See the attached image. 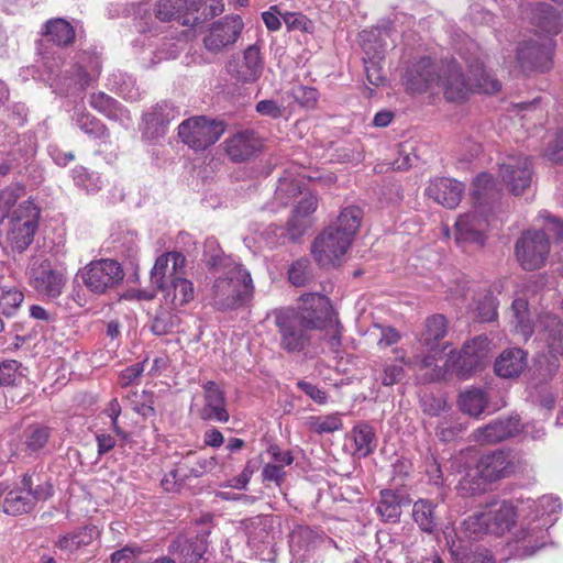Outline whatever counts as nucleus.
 <instances>
[{"label":"nucleus","mask_w":563,"mask_h":563,"mask_svg":"<svg viewBox=\"0 0 563 563\" xmlns=\"http://www.w3.org/2000/svg\"><path fill=\"white\" fill-rule=\"evenodd\" d=\"M275 324L280 336V347L288 353H307L313 343L312 331L324 332V340L332 352L341 346V325L330 300L320 294H305L297 309L274 311Z\"/></svg>","instance_id":"f257e3e1"},{"label":"nucleus","mask_w":563,"mask_h":563,"mask_svg":"<svg viewBox=\"0 0 563 563\" xmlns=\"http://www.w3.org/2000/svg\"><path fill=\"white\" fill-rule=\"evenodd\" d=\"M297 196H300V200L294 209L286 231L277 225H271L267 229L266 234L271 244L284 243L287 235L290 240L297 241L310 228L311 216L317 210L318 200L309 190H303L300 179L292 177L280 178L274 195V203L286 206Z\"/></svg>","instance_id":"f03ea898"},{"label":"nucleus","mask_w":563,"mask_h":563,"mask_svg":"<svg viewBox=\"0 0 563 563\" xmlns=\"http://www.w3.org/2000/svg\"><path fill=\"white\" fill-rule=\"evenodd\" d=\"M209 264L216 276L209 292L214 307L221 310L234 309L252 297L254 285L251 274L240 263L216 255Z\"/></svg>","instance_id":"7ed1b4c3"},{"label":"nucleus","mask_w":563,"mask_h":563,"mask_svg":"<svg viewBox=\"0 0 563 563\" xmlns=\"http://www.w3.org/2000/svg\"><path fill=\"white\" fill-rule=\"evenodd\" d=\"M518 519L511 501L493 500L475 511L462 522V531L471 540H482L486 536L504 537L510 532Z\"/></svg>","instance_id":"20e7f679"},{"label":"nucleus","mask_w":563,"mask_h":563,"mask_svg":"<svg viewBox=\"0 0 563 563\" xmlns=\"http://www.w3.org/2000/svg\"><path fill=\"white\" fill-rule=\"evenodd\" d=\"M468 67L473 79H465L455 60L441 67L439 88L443 89L444 97L449 101H462L474 91L494 93L500 89V82L484 69L482 63L476 62Z\"/></svg>","instance_id":"39448f33"},{"label":"nucleus","mask_w":563,"mask_h":563,"mask_svg":"<svg viewBox=\"0 0 563 563\" xmlns=\"http://www.w3.org/2000/svg\"><path fill=\"white\" fill-rule=\"evenodd\" d=\"M560 506L559 499L552 496H543L527 503L530 514L521 520L519 528L514 532V539L522 544L526 554L532 555L544 547L548 528L554 522L552 515Z\"/></svg>","instance_id":"423d86ee"},{"label":"nucleus","mask_w":563,"mask_h":563,"mask_svg":"<svg viewBox=\"0 0 563 563\" xmlns=\"http://www.w3.org/2000/svg\"><path fill=\"white\" fill-rule=\"evenodd\" d=\"M519 466V459L510 451L496 450L484 454L477 461L474 475L467 473L459 483L462 495H476L486 489V484L514 474Z\"/></svg>","instance_id":"0eeeda50"},{"label":"nucleus","mask_w":563,"mask_h":563,"mask_svg":"<svg viewBox=\"0 0 563 563\" xmlns=\"http://www.w3.org/2000/svg\"><path fill=\"white\" fill-rule=\"evenodd\" d=\"M512 321L516 332L527 340L538 330L541 340L548 344L549 352L556 357L563 355V323L554 314L543 313L539 317L537 324H532L528 302L523 298H516L511 305Z\"/></svg>","instance_id":"6e6552de"},{"label":"nucleus","mask_w":563,"mask_h":563,"mask_svg":"<svg viewBox=\"0 0 563 563\" xmlns=\"http://www.w3.org/2000/svg\"><path fill=\"white\" fill-rule=\"evenodd\" d=\"M53 494L51 484H41L33 488L32 476L25 474L21 481L11 488L0 482V499L3 498L1 506L7 515L19 516L30 512L40 500H46Z\"/></svg>","instance_id":"1a4fd4ad"},{"label":"nucleus","mask_w":563,"mask_h":563,"mask_svg":"<svg viewBox=\"0 0 563 563\" xmlns=\"http://www.w3.org/2000/svg\"><path fill=\"white\" fill-rule=\"evenodd\" d=\"M40 208L32 201L21 202L8 220L5 241L13 252H24L33 242L38 228Z\"/></svg>","instance_id":"9d476101"},{"label":"nucleus","mask_w":563,"mask_h":563,"mask_svg":"<svg viewBox=\"0 0 563 563\" xmlns=\"http://www.w3.org/2000/svg\"><path fill=\"white\" fill-rule=\"evenodd\" d=\"M445 333L446 320L443 316L437 314L428 318L419 339L421 346L427 352L426 355H415L412 358H408L405 350L396 349L397 360L407 366L416 365L420 369L431 368L435 365L438 355L443 352L439 347V342L445 336Z\"/></svg>","instance_id":"9b49d317"},{"label":"nucleus","mask_w":563,"mask_h":563,"mask_svg":"<svg viewBox=\"0 0 563 563\" xmlns=\"http://www.w3.org/2000/svg\"><path fill=\"white\" fill-rule=\"evenodd\" d=\"M30 285L43 297L57 298L62 295L66 283V267H54L48 258L33 256L27 266Z\"/></svg>","instance_id":"f8f14e48"},{"label":"nucleus","mask_w":563,"mask_h":563,"mask_svg":"<svg viewBox=\"0 0 563 563\" xmlns=\"http://www.w3.org/2000/svg\"><path fill=\"white\" fill-rule=\"evenodd\" d=\"M78 276L90 292L104 295L123 280L124 271L117 261L101 258L84 266L78 272Z\"/></svg>","instance_id":"ddd939ff"},{"label":"nucleus","mask_w":563,"mask_h":563,"mask_svg":"<svg viewBox=\"0 0 563 563\" xmlns=\"http://www.w3.org/2000/svg\"><path fill=\"white\" fill-rule=\"evenodd\" d=\"M490 341L483 335L466 342L460 352H450L445 367L460 378H467L479 368L490 353Z\"/></svg>","instance_id":"4468645a"},{"label":"nucleus","mask_w":563,"mask_h":563,"mask_svg":"<svg viewBox=\"0 0 563 563\" xmlns=\"http://www.w3.org/2000/svg\"><path fill=\"white\" fill-rule=\"evenodd\" d=\"M225 131L223 121L192 117L178 126L180 140L189 147L201 151L214 144Z\"/></svg>","instance_id":"2eb2a0df"},{"label":"nucleus","mask_w":563,"mask_h":563,"mask_svg":"<svg viewBox=\"0 0 563 563\" xmlns=\"http://www.w3.org/2000/svg\"><path fill=\"white\" fill-rule=\"evenodd\" d=\"M550 242L543 231L528 230L522 233L515 245V255L525 271L541 268L549 256Z\"/></svg>","instance_id":"dca6fc26"},{"label":"nucleus","mask_w":563,"mask_h":563,"mask_svg":"<svg viewBox=\"0 0 563 563\" xmlns=\"http://www.w3.org/2000/svg\"><path fill=\"white\" fill-rule=\"evenodd\" d=\"M351 244L339 231L328 227L314 239L311 253L321 267H336L341 265Z\"/></svg>","instance_id":"f3484780"},{"label":"nucleus","mask_w":563,"mask_h":563,"mask_svg":"<svg viewBox=\"0 0 563 563\" xmlns=\"http://www.w3.org/2000/svg\"><path fill=\"white\" fill-rule=\"evenodd\" d=\"M243 27L244 23L240 15H227L212 23L203 37L206 49L211 53H219L234 44Z\"/></svg>","instance_id":"a211bd4d"},{"label":"nucleus","mask_w":563,"mask_h":563,"mask_svg":"<svg viewBox=\"0 0 563 563\" xmlns=\"http://www.w3.org/2000/svg\"><path fill=\"white\" fill-rule=\"evenodd\" d=\"M402 82L410 93L432 92L440 86V74L432 60L424 57L406 68Z\"/></svg>","instance_id":"6ab92c4d"},{"label":"nucleus","mask_w":563,"mask_h":563,"mask_svg":"<svg viewBox=\"0 0 563 563\" xmlns=\"http://www.w3.org/2000/svg\"><path fill=\"white\" fill-rule=\"evenodd\" d=\"M499 176L510 192L520 195L531 185V162L523 155H509L499 166Z\"/></svg>","instance_id":"aec40b11"},{"label":"nucleus","mask_w":563,"mask_h":563,"mask_svg":"<svg viewBox=\"0 0 563 563\" xmlns=\"http://www.w3.org/2000/svg\"><path fill=\"white\" fill-rule=\"evenodd\" d=\"M554 43L551 37L531 40L522 43L517 52V62L522 70L549 69Z\"/></svg>","instance_id":"412c9836"},{"label":"nucleus","mask_w":563,"mask_h":563,"mask_svg":"<svg viewBox=\"0 0 563 563\" xmlns=\"http://www.w3.org/2000/svg\"><path fill=\"white\" fill-rule=\"evenodd\" d=\"M481 206H475L467 213L461 214L455 222V241L457 244H477L482 246L486 239L489 222L483 214Z\"/></svg>","instance_id":"4be33fe9"},{"label":"nucleus","mask_w":563,"mask_h":563,"mask_svg":"<svg viewBox=\"0 0 563 563\" xmlns=\"http://www.w3.org/2000/svg\"><path fill=\"white\" fill-rule=\"evenodd\" d=\"M523 430L529 434L528 428H523L518 416L495 420L474 431L473 438L481 444H493L511 438Z\"/></svg>","instance_id":"5701e85b"},{"label":"nucleus","mask_w":563,"mask_h":563,"mask_svg":"<svg viewBox=\"0 0 563 563\" xmlns=\"http://www.w3.org/2000/svg\"><path fill=\"white\" fill-rule=\"evenodd\" d=\"M325 541L322 532L308 526L295 527L289 536V549L292 558L303 562Z\"/></svg>","instance_id":"b1692460"},{"label":"nucleus","mask_w":563,"mask_h":563,"mask_svg":"<svg viewBox=\"0 0 563 563\" xmlns=\"http://www.w3.org/2000/svg\"><path fill=\"white\" fill-rule=\"evenodd\" d=\"M463 192L462 183L446 177L431 180L426 189L428 197L449 209H453L460 203Z\"/></svg>","instance_id":"393cba45"},{"label":"nucleus","mask_w":563,"mask_h":563,"mask_svg":"<svg viewBox=\"0 0 563 563\" xmlns=\"http://www.w3.org/2000/svg\"><path fill=\"white\" fill-rule=\"evenodd\" d=\"M49 437L51 429L46 426L35 423L26 427L15 454L22 459L41 456Z\"/></svg>","instance_id":"a878e982"},{"label":"nucleus","mask_w":563,"mask_h":563,"mask_svg":"<svg viewBox=\"0 0 563 563\" xmlns=\"http://www.w3.org/2000/svg\"><path fill=\"white\" fill-rule=\"evenodd\" d=\"M205 406L200 410V417L203 420L217 422H228L229 412L225 408V398L223 391L214 382H207L203 385Z\"/></svg>","instance_id":"bb28decb"},{"label":"nucleus","mask_w":563,"mask_h":563,"mask_svg":"<svg viewBox=\"0 0 563 563\" xmlns=\"http://www.w3.org/2000/svg\"><path fill=\"white\" fill-rule=\"evenodd\" d=\"M176 118V111L167 102L157 103L151 111L144 114V136L151 140L165 134L167 124Z\"/></svg>","instance_id":"cd10ccee"},{"label":"nucleus","mask_w":563,"mask_h":563,"mask_svg":"<svg viewBox=\"0 0 563 563\" xmlns=\"http://www.w3.org/2000/svg\"><path fill=\"white\" fill-rule=\"evenodd\" d=\"M261 147V141L253 131H241L225 141V152L234 162H244Z\"/></svg>","instance_id":"c85d7f7f"},{"label":"nucleus","mask_w":563,"mask_h":563,"mask_svg":"<svg viewBox=\"0 0 563 563\" xmlns=\"http://www.w3.org/2000/svg\"><path fill=\"white\" fill-rule=\"evenodd\" d=\"M90 106L110 120L119 122L125 129L132 125L130 112L110 96L98 92L90 97Z\"/></svg>","instance_id":"c756f323"},{"label":"nucleus","mask_w":563,"mask_h":563,"mask_svg":"<svg viewBox=\"0 0 563 563\" xmlns=\"http://www.w3.org/2000/svg\"><path fill=\"white\" fill-rule=\"evenodd\" d=\"M409 503L410 500L406 494L393 489H383L376 511L384 521L396 522L400 518L402 507L409 505Z\"/></svg>","instance_id":"7c9ffc66"},{"label":"nucleus","mask_w":563,"mask_h":563,"mask_svg":"<svg viewBox=\"0 0 563 563\" xmlns=\"http://www.w3.org/2000/svg\"><path fill=\"white\" fill-rule=\"evenodd\" d=\"M527 365V355L521 349L504 351L495 362V371L498 376L510 378L518 376Z\"/></svg>","instance_id":"2f4dec72"},{"label":"nucleus","mask_w":563,"mask_h":563,"mask_svg":"<svg viewBox=\"0 0 563 563\" xmlns=\"http://www.w3.org/2000/svg\"><path fill=\"white\" fill-rule=\"evenodd\" d=\"M363 51L366 55L364 58V65L366 70V77L369 84L374 86H378L383 82V74L378 66V63L384 57L385 48L382 44L378 46H372L369 43V35L367 32H364L363 35Z\"/></svg>","instance_id":"473e14b6"},{"label":"nucleus","mask_w":563,"mask_h":563,"mask_svg":"<svg viewBox=\"0 0 563 563\" xmlns=\"http://www.w3.org/2000/svg\"><path fill=\"white\" fill-rule=\"evenodd\" d=\"M263 71V59L260 47L256 44L250 45L243 54V60L239 66L238 79L243 82L256 81Z\"/></svg>","instance_id":"72a5a7b5"},{"label":"nucleus","mask_w":563,"mask_h":563,"mask_svg":"<svg viewBox=\"0 0 563 563\" xmlns=\"http://www.w3.org/2000/svg\"><path fill=\"white\" fill-rule=\"evenodd\" d=\"M362 210L356 206H349L341 210L336 221L330 228L339 231L343 238L352 243L362 222Z\"/></svg>","instance_id":"f704fd0d"},{"label":"nucleus","mask_w":563,"mask_h":563,"mask_svg":"<svg viewBox=\"0 0 563 563\" xmlns=\"http://www.w3.org/2000/svg\"><path fill=\"white\" fill-rule=\"evenodd\" d=\"M165 300L170 303L174 308H179L188 303L194 299V286L192 283L183 277H174L170 282V286H166Z\"/></svg>","instance_id":"c9c22d12"},{"label":"nucleus","mask_w":563,"mask_h":563,"mask_svg":"<svg viewBox=\"0 0 563 563\" xmlns=\"http://www.w3.org/2000/svg\"><path fill=\"white\" fill-rule=\"evenodd\" d=\"M96 534L97 529L95 527H86L60 536L55 545L62 551L73 553L81 547L90 544Z\"/></svg>","instance_id":"e433bc0d"},{"label":"nucleus","mask_w":563,"mask_h":563,"mask_svg":"<svg viewBox=\"0 0 563 563\" xmlns=\"http://www.w3.org/2000/svg\"><path fill=\"white\" fill-rule=\"evenodd\" d=\"M488 405V397L481 388H470L459 397L460 409L472 417H479Z\"/></svg>","instance_id":"4c0bfd02"},{"label":"nucleus","mask_w":563,"mask_h":563,"mask_svg":"<svg viewBox=\"0 0 563 563\" xmlns=\"http://www.w3.org/2000/svg\"><path fill=\"white\" fill-rule=\"evenodd\" d=\"M100 68V60L97 56L84 53L79 56L76 74L71 80L82 89L99 76Z\"/></svg>","instance_id":"58836bf2"},{"label":"nucleus","mask_w":563,"mask_h":563,"mask_svg":"<svg viewBox=\"0 0 563 563\" xmlns=\"http://www.w3.org/2000/svg\"><path fill=\"white\" fill-rule=\"evenodd\" d=\"M352 437L355 444V454L358 456H367L376 448V435L371 426L360 423L352 430Z\"/></svg>","instance_id":"ea45409f"},{"label":"nucleus","mask_w":563,"mask_h":563,"mask_svg":"<svg viewBox=\"0 0 563 563\" xmlns=\"http://www.w3.org/2000/svg\"><path fill=\"white\" fill-rule=\"evenodd\" d=\"M45 34L49 41L58 46L69 45L75 37L74 27L64 19L48 21Z\"/></svg>","instance_id":"a19ab883"},{"label":"nucleus","mask_w":563,"mask_h":563,"mask_svg":"<svg viewBox=\"0 0 563 563\" xmlns=\"http://www.w3.org/2000/svg\"><path fill=\"white\" fill-rule=\"evenodd\" d=\"M307 428L314 433H332L343 427L342 413L333 412L324 416H311L306 421Z\"/></svg>","instance_id":"79ce46f5"},{"label":"nucleus","mask_w":563,"mask_h":563,"mask_svg":"<svg viewBox=\"0 0 563 563\" xmlns=\"http://www.w3.org/2000/svg\"><path fill=\"white\" fill-rule=\"evenodd\" d=\"M74 121L82 132L92 137L100 140H107L109 137L108 129L98 119L88 112H76Z\"/></svg>","instance_id":"37998d69"},{"label":"nucleus","mask_w":563,"mask_h":563,"mask_svg":"<svg viewBox=\"0 0 563 563\" xmlns=\"http://www.w3.org/2000/svg\"><path fill=\"white\" fill-rule=\"evenodd\" d=\"M413 520L419 525L421 530L432 532L437 526L434 507L431 501L420 499L413 504Z\"/></svg>","instance_id":"c03bdc74"},{"label":"nucleus","mask_w":563,"mask_h":563,"mask_svg":"<svg viewBox=\"0 0 563 563\" xmlns=\"http://www.w3.org/2000/svg\"><path fill=\"white\" fill-rule=\"evenodd\" d=\"M539 16L538 27L547 34H558L561 30V21L555 10L549 4H540L537 8Z\"/></svg>","instance_id":"a18cd8bd"},{"label":"nucleus","mask_w":563,"mask_h":563,"mask_svg":"<svg viewBox=\"0 0 563 563\" xmlns=\"http://www.w3.org/2000/svg\"><path fill=\"white\" fill-rule=\"evenodd\" d=\"M174 274L170 268V257L167 254H163L157 257L154 267L151 272V282L159 289H165L167 280L173 279Z\"/></svg>","instance_id":"49530a36"},{"label":"nucleus","mask_w":563,"mask_h":563,"mask_svg":"<svg viewBox=\"0 0 563 563\" xmlns=\"http://www.w3.org/2000/svg\"><path fill=\"white\" fill-rule=\"evenodd\" d=\"M128 400L130 401V405L132 406L133 410L136 411L139 415L143 417H151L154 416V396L152 393L142 390L139 391H131L128 395Z\"/></svg>","instance_id":"de8ad7c7"},{"label":"nucleus","mask_w":563,"mask_h":563,"mask_svg":"<svg viewBox=\"0 0 563 563\" xmlns=\"http://www.w3.org/2000/svg\"><path fill=\"white\" fill-rule=\"evenodd\" d=\"M471 309L473 306L467 305ZM474 310L477 311V316L481 321H493L497 316V302L495 297L490 291H486L483 295H479V298L475 300Z\"/></svg>","instance_id":"09e8293b"},{"label":"nucleus","mask_w":563,"mask_h":563,"mask_svg":"<svg viewBox=\"0 0 563 563\" xmlns=\"http://www.w3.org/2000/svg\"><path fill=\"white\" fill-rule=\"evenodd\" d=\"M288 279L296 286H305L311 279L310 263L307 258L297 260L288 269Z\"/></svg>","instance_id":"8fccbe9b"},{"label":"nucleus","mask_w":563,"mask_h":563,"mask_svg":"<svg viewBox=\"0 0 563 563\" xmlns=\"http://www.w3.org/2000/svg\"><path fill=\"white\" fill-rule=\"evenodd\" d=\"M496 181L488 173L479 174L473 183V196L477 200L478 206H482V200L490 196L495 191Z\"/></svg>","instance_id":"3c124183"},{"label":"nucleus","mask_w":563,"mask_h":563,"mask_svg":"<svg viewBox=\"0 0 563 563\" xmlns=\"http://www.w3.org/2000/svg\"><path fill=\"white\" fill-rule=\"evenodd\" d=\"M181 0H158L155 13L162 21L180 20L183 13Z\"/></svg>","instance_id":"603ef678"},{"label":"nucleus","mask_w":563,"mask_h":563,"mask_svg":"<svg viewBox=\"0 0 563 563\" xmlns=\"http://www.w3.org/2000/svg\"><path fill=\"white\" fill-rule=\"evenodd\" d=\"M73 174L76 185L85 188L87 191H96L101 188L102 181L98 174L89 173L84 167H76Z\"/></svg>","instance_id":"864d4df0"},{"label":"nucleus","mask_w":563,"mask_h":563,"mask_svg":"<svg viewBox=\"0 0 563 563\" xmlns=\"http://www.w3.org/2000/svg\"><path fill=\"white\" fill-rule=\"evenodd\" d=\"M114 85L117 86L118 93L128 101H135L140 98L141 93L139 88L135 87V81L131 76L114 75Z\"/></svg>","instance_id":"5fc2aeb1"},{"label":"nucleus","mask_w":563,"mask_h":563,"mask_svg":"<svg viewBox=\"0 0 563 563\" xmlns=\"http://www.w3.org/2000/svg\"><path fill=\"white\" fill-rule=\"evenodd\" d=\"M21 364L11 360L0 364V386H12L18 384L22 374L20 372Z\"/></svg>","instance_id":"6e6d98bb"},{"label":"nucleus","mask_w":563,"mask_h":563,"mask_svg":"<svg viewBox=\"0 0 563 563\" xmlns=\"http://www.w3.org/2000/svg\"><path fill=\"white\" fill-rule=\"evenodd\" d=\"M290 93L298 104L307 109L314 108L319 98L317 89L307 86L295 87Z\"/></svg>","instance_id":"4d7b16f0"},{"label":"nucleus","mask_w":563,"mask_h":563,"mask_svg":"<svg viewBox=\"0 0 563 563\" xmlns=\"http://www.w3.org/2000/svg\"><path fill=\"white\" fill-rule=\"evenodd\" d=\"M177 323V318L169 312L158 313L151 324V330L156 335H164L172 332Z\"/></svg>","instance_id":"13d9d810"},{"label":"nucleus","mask_w":563,"mask_h":563,"mask_svg":"<svg viewBox=\"0 0 563 563\" xmlns=\"http://www.w3.org/2000/svg\"><path fill=\"white\" fill-rule=\"evenodd\" d=\"M256 112L263 117L271 119H279L285 113V107L283 103L274 99H264L256 103Z\"/></svg>","instance_id":"bf43d9fd"},{"label":"nucleus","mask_w":563,"mask_h":563,"mask_svg":"<svg viewBox=\"0 0 563 563\" xmlns=\"http://www.w3.org/2000/svg\"><path fill=\"white\" fill-rule=\"evenodd\" d=\"M283 20L290 30L310 32L312 27L311 21L299 12H284Z\"/></svg>","instance_id":"052dcab7"},{"label":"nucleus","mask_w":563,"mask_h":563,"mask_svg":"<svg viewBox=\"0 0 563 563\" xmlns=\"http://www.w3.org/2000/svg\"><path fill=\"white\" fill-rule=\"evenodd\" d=\"M286 476V471L283 465L267 463L262 471V478L264 482H273L277 486H280Z\"/></svg>","instance_id":"680f3d73"},{"label":"nucleus","mask_w":563,"mask_h":563,"mask_svg":"<svg viewBox=\"0 0 563 563\" xmlns=\"http://www.w3.org/2000/svg\"><path fill=\"white\" fill-rule=\"evenodd\" d=\"M404 368L398 364H386L380 376L384 386H391L399 383L404 377Z\"/></svg>","instance_id":"e2e57ef3"},{"label":"nucleus","mask_w":563,"mask_h":563,"mask_svg":"<svg viewBox=\"0 0 563 563\" xmlns=\"http://www.w3.org/2000/svg\"><path fill=\"white\" fill-rule=\"evenodd\" d=\"M298 388L303 391L309 398H311L314 402L319 405H324L328 400V396L325 390L319 388L318 386L306 382L299 380L297 383Z\"/></svg>","instance_id":"0e129e2a"},{"label":"nucleus","mask_w":563,"mask_h":563,"mask_svg":"<svg viewBox=\"0 0 563 563\" xmlns=\"http://www.w3.org/2000/svg\"><path fill=\"white\" fill-rule=\"evenodd\" d=\"M22 189L16 186L8 187L0 191V210L8 211L21 197Z\"/></svg>","instance_id":"69168bd1"},{"label":"nucleus","mask_w":563,"mask_h":563,"mask_svg":"<svg viewBox=\"0 0 563 563\" xmlns=\"http://www.w3.org/2000/svg\"><path fill=\"white\" fill-rule=\"evenodd\" d=\"M284 12L280 11L278 5H272L267 11L262 13V19L269 31H278L282 27L280 18L283 19Z\"/></svg>","instance_id":"338daca9"},{"label":"nucleus","mask_w":563,"mask_h":563,"mask_svg":"<svg viewBox=\"0 0 563 563\" xmlns=\"http://www.w3.org/2000/svg\"><path fill=\"white\" fill-rule=\"evenodd\" d=\"M547 156L555 163H563V132H561L553 144L549 146Z\"/></svg>","instance_id":"774afa93"}]
</instances>
